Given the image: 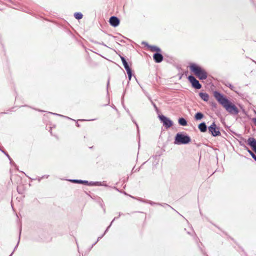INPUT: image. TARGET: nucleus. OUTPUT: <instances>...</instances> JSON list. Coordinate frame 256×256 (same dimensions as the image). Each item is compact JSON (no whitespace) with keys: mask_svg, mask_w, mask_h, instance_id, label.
Instances as JSON below:
<instances>
[{"mask_svg":"<svg viewBox=\"0 0 256 256\" xmlns=\"http://www.w3.org/2000/svg\"><path fill=\"white\" fill-rule=\"evenodd\" d=\"M214 96L216 99L230 113L237 114L238 112L235 105L232 104L227 98L217 91L214 92Z\"/></svg>","mask_w":256,"mask_h":256,"instance_id":"nucleus-1","label":"nucleus"},{"mask_svg":"<svg viewBox=\"0 0 256 256\" xmlns=\"http://www.w3.org/2000/svg\"><path fill=\"white\" fill-rule=\"evenodd\" d=\"M190 70L200 80H206L208 77L206 72L200 66L194 64H192L190 66Z\"/></svg>","mask_w":256,"mask_h":256,"instance_id":"nucleus-2","label":"nucleus"},{"mask_svg":"<svg viewBox=\"0 0 256 256\" xmlns=\"http://www.w3.org/2000/svg\"><path fill=\"white\" fill-rule=\"evenodd\" d=\"M191 140L190 137L182 133H178L174 138V144H188Z\"/></svg>","mask_w":256,"mask_h":256,"instance_id":"nucleus-3","label":"nucleus"},{"mask_svg":"<svg viewBox=\"0 0 256 256\" xmlns=\"http://www.w3.org/2000/svg\"><path fill=\"white\" fill-rule=\"evenodd\" d=\"M208 130L209 132L214 136H218L220 134L219 129L217 128L215 122H213L210 126H208Z\"/></svg>","mask_w":256,"mask_h":256,"instance_id":"nucleus-4","label":"nucleus"},{"mask_svg":"<svg viewBox=\"0 0 256 256\" xmlns=\"http://www.w3.org/2000/svg\"><path fill=\"white\" fill-rule=\"evenodd\" d=\"M158 118L160 121L162 122L163 125L166 128H168L172 126L173 124L172 122L167 117L164 115H160Z\"/></svg>","mask_w":256,"mask_h":256,"instance_id":"nucleus-5","label":"nucleus"},{"mask_svg":"<svg viewBox=\"0 0 256 256\" xmlns=\"http://www.w3.org/2000/svg\"><path fill=\"white\" fill-rule=\"evenodd\" d=\"M188 80L194 88L198 90L202 88V85L193 76H188Z\"/></svg>","mask_w":256,"mask_h":256,"instance_id":"nucleus-6","label":"nucleus"},{"mask_svg":"<svg viewBox=\"0 0 256 256\" xmlns=\"http://www.w3.org/2000/svg\"><path fill=\"white\" fill-rule=\"evenodd\" d=\"M246 142L256 153V140L254 138L250 137L248 139Z\"/></svg>","mask_w":256,"mask_h":256,"instance_id":"nucleus-7","label":"nucleus"},{"mask_svg":"<svg viewBox=\"0 0 256 256\" xmlns=\"http://www.w3.org/2000/svg\"><path fill=\"white\" fill-rule=\"evenodd\" d=\"M109 22L110 24L114 27L118 26L120 24L119 19L117 17L114 16L110 17Z\"/></svg>","mask_w":256,"mask_h":256,"instance_id":"nucleus-8","label":"nucleus"},{"mask_svg":"<svg viewBox=\"0 0 256 256\" xmlns=\"http://www.w3.org/2000/svg\"><path fill=\"white\" fill-rule=\"evenodd\" d=\"M153 58L156 62H160L163 60V56L162 54L156 52L155 53L153 56Z\"/></svg>","mask_w":256,"mask_h":256,"instance_id":"nucleus-9","label":"nucleus"},{"mask_svg":"<svg viewBox=\"0 0 256 256\" xmlns=\"http://www.w3.org/2000/svg\"><path fill=\"white\" fill-rule=\"evenodd\" d=\"M198 128L202 132H206L207 130V126H206V123L204 122L200 123L198 125Z\"/></svg>","mask_w":256,"mask_h":256,"instance_id":"nucleus-10","label":"nucleus"},{"mask_svg":"<svg viewBox=\"0 0 256 256\" xmlns=\"http://www.w3.org/2000/svg\"><path fill=\"white\" fill-rule=\"evenodd\" d=\"M200 98L205 102H208L209 99V96L206 92H200L199 94Z\"/></svg>","mask_w":256,"mask_h":256,"instance_id":"nucleus-11","label":"nucleus"},{"mask_svg":"<svg viewBox=\"0 0 256 256\" xmlns=\"http://www.w3.org/2000/svg\"><path fill=\"white\" fill-rule=\"evenodd\" d=\"M241 146H242L244 147V150H248V152L250 154L252 157L254 159V160L256 161V155L245 145L243 146V145L241 144Z\"/></svg>","mask_w":256,"mask_h":256,"instance_id":"nucleus-12","label":"nucleus"},{"mask_svg":"<svg viewBox=\"0 0 256 256\" xmlns=\"http://www.w3.org/2000/svg\"><path fill=\"white\" fill-rule=\"evenodd\" d=\"M120 58L122 60L124 66V68L126 69V70L130 68L128 64V63L127 62L126 60V59L124 58L123 56H120Z\"/></svg>","mask_w":256,"mask_h":256,"instance_id":"nucleus-13","label":"nucleus"},{"mask_svg":"<svg viewBox=\"0 0 256 256\" xmlns=\"http://www.w3.org/2000/svg\"><path fill=\"white\" fill-rule=\"evenodd\" d=\"M204 114L200 112H197L194 116V118L196 120H200L204 118Z\"/></svg>","mask_w":256,"mask_h":256,"instance_id":"nucleus-14","label":"nucleus"},{"mask_svg":"<svg viewBox=\"0 0 256 256\" xmlns=\"http://www.w3.org/2000/svg\"><path fill=\"white\" fill-rule=\"evenodd\" d=\"M178 123L180 125L182 126H186L187 125L186 120L183 118H181L178 119Z\"/></svg>","mask_w":256,"mask_h":256,"instance_id":"nucleus-15","label":"nucleus"},{"mask_svg":"<svg viewBox=\"0 0 256 256\" xmlns=\"http://www.w3.org/2000/svg\"><path fill=\"white\" fill-rule=\"evenodd\" d=\"M71 182H72L74 183H78V184H86L88 183V181L86 180H70Z\"/></svg>","mask_w":256,"mask_h":256,"instance_id":"nucleus-16","label":"nucleus"},{"mask_svg":"<svg viewBox=\"0 0 256 256\" xmlns=\"http://www.w3.org/2000/svg\"><path fill=\"white\" fill-rule=\"evenodd\" d=\"M74 17L77 20H80L82 18V14L80 12H76L74 14Z\"/></svg>","mask_w":256,"mask_h":256,"instance_id":"nucleus-17","label":"nucleus"},{"mask_svg":"<svg viewBox=\"0 0 256 256\" xmlns=\"http://www.w3.org/2000/svg\"><path fill=\"white\" fill-rule=\"evenodd\" d=\"M150 49L152 51L160 52V49L156 46H150Z\"/></svg>","mask_w":256,"mask_h":256,"instance_id":"nucleus-18","label":"nucleus"},{"mask_svg":"<svg viewBox=\"0 0 256 256\" xmlns=\"http://www.w3.org/2000/svg\"><path fill=\"white\" fill-rule=\"evenodd\" d=\"M126 70V72H127V74H128V78L130 80L131 79L132 76V72L131 69H130V68Z\"/></svg>","mask_w":256,"mask_h":256,"instance_id":"nucleus-19","label":"nucleus"},{"mask_svg":"<svg viewBox=\"0 0 256 256\" xmlns=\"http://www.w3.org/2000/svg\"><path fill=\"white\" fill-rule=\"evenodd\" d=\"M104 182L103 183H104ZM92 186H106V184H102L101 182H94V183H92V184H91Z\"/></svg>","mask_w":256,"mask_h":256,"instance_id":"nucleus-20","label":"nucleus"},{"mask_svg":"<svg viewBox=\"0 0 256 256\" xmlns=\"http://www.w3.org/2000/svg\"><path fill=\"white\" fill-rule=\"evenodd\" d=\"M149 99L150 100L152 104L153 105V106L155 108V109L157 110L158 108H157V106H156V104L151 100L150 98H149Z\"/></svg>","mask_w":256,"mask_h":256,"instance_id":"nucleus-21","label":"nucleus"},{"mask_svg":"<svg viewBox=\"0 0 256 256\" xmlns=\"http://www.w3.org/2000/svg\"><path fill=\"white\" fill-rule=\"evenodd\" d=\"M252 120L254 122V124L256 126V118H252Z\"/></svg>","mask_w":256,"mask_h":256,"instance_id":"nucleus-22","label":"nucleus"},{"mask_svg":"<svg viewBox=\"0 0 256 256\" xmlns=\"http://www.w3.org/2000/svg\"><path fill=\"white\" fill-rule=\"evenodd\" d=\"M94 182H88V184H87V185H89V186H92L91 184H92V183H94Z\"/></svg>","mask_w":256,"mask_h":256,"instance_id":"nucleus-23","label":"nucleus"},{"mask_svg":"<svg viewBox=\"0 0 256 256\" xmlns=\"http://www.w3.org/2000/svg\"><path fill=\"white\" fill-rule=\"evenodd\" d=\"M9 160L11 161V158H10L8 154H6Z\"/></svg>","mask_w":256,"mask_h":256,"instance_id":"nucleus-24","label":"nucleus"},{"mask_svg":"<svg viewBox=\"0 0 256 256\" xmlns=\"http://www.w3.org/2000/svg\"><path fill=\"white\" fill-rule=\"evenodd\" d=\"M56 114V115H58V116H61V115H60V114Z\"/></svg>","mask_w":256,"mask_h":256,"instance_id":"nucleus-25","label":"nucleus"},{"mask_svg":"<svg viewBox=\"0 0 256 256\" xmlns=\"http://www.w3.org/2000/svg\"><path fill=\"white\" fill-rule=\"evenodd\" d=\"M114 220H115V218H114V220H112L111 222V223H112L114 222Z\"/></svg>","mask_w":256,"mask_h":256,"instance_id":"nucleus-26","label":"nucleus"},{"mask_svg":"<svg viewBox=\"0 0 256 256\" xmlns=\"http://www.w3.org/2000/svg\"><path fill=\"white\" fill-rule=\"evenodd\" d=\"M114 220H115V218H114V220H112L111 222V223H112L114 222Z\"/></svg>","mask_w":256,"mask_h":256,"instance_id":"nucleus-27","label":"nucleus"},{"mask_svg":"<svg viewBox=\"0 0 256 256\" xmlns=\"http://www.w3.org/2000/svg\"><path fill=\"white\" fill-rule=\"evenodd\" d=\"M114 220H115V218H114V220H112L111 222V223H112L114 222Z\"/></svg>","mask_w":256,"mask_h":256,"instance_id":"nucleus-28","label":"nucleus"},{"mask_svg":"<svg viewBox=\"0 0 256 256\" xmlns=\"http://www.w3.org/2000/svg\"><path fill=\"white\" fill-rule=\"evenodd\" d=\"M114 220H115V218H114V220H112L111 222V223H112L114 222Z\"/></svg>","mask_w":256,"mask_h":256,"instance_id":"nucleus-29","label":"nucleus"},{"mask_svg":"<svg viewBox=\"0 0 256 256\" xmlns=\"http://www.w3.org/2000/svg\"><path fill=\"white\" fill-rule=\"evenodd\" d=\"M114 220H115V218H114V220H112L111 222V223H112L114 222Z\"/></svg>","mask_w":256,"mask_h":256,"instance_id":"nucleus-30","label":"nucleus"},{"mask_svg":"<svg viewBox=\"0 0 256 256\" xmlns=\"http://www.w3.org/2000/svg\"><path fill=\"white\" fill-rule=\"evenodd\" d=\"M101 238H102V237H98V240L97 241H98Z\"/></svg>","mask_w":256,"mask_h":256,"instance_id":"nucleus-31","label":"nucleus"},{"mask_svg":"<svg viewBox=\"0 0 256 256\" xmlns=\"http://www.w3.org/2000/svg\"><path fill=\"white\" fill-rule=\"evenodd\" d=\"M142 44H146V42H142Z\"/></svg>","mask_w":256,"mask_h":256,"instance_id":"nucleus-32","label":"nucleus"},{"mask_svg":"<svg viewBox=\"0 0 256 256\" xmlns=\"http://www.w3.org/2000/svg\"><path fill=\"white\" fill-rule=\"evenodd\" d=\"M150 204H152L154 203L152 202H150Z\"/></svg>","mask_w":256,"mask_h":256,"instance_id":"nucleus-33","label":"nucleus"},{"mask_svg":"<svg viewBox=\"0 0 256 256\" xmlns=\"http://www.w3.org/2000/svg\"><path fill=\"white\" fill-rule=\"evenodd\" d=\"M109 227H110V226ZM108 229V228H107L106 230V232H107Z\"/></svg>","mask_w":256,"mask_h":256,"instance_id":"nucleus-34","label":"nucleus"},{"mask_svg":"<svg viewBox=\"0 0 256 256\" xmlns=\"http://www.w3.org/2000/svg\"><path fill=\"white\" fill-rule=\"evenodd\" d=\"M13 252L11 254L10 256H12Z\"/></svg>","mask_w":256,"mask_h":256,"instance_id":"nucleus-35","label":"nucleus"},{"mask_svg":"<svg viewBox=\"0 0 256 256\" xmlns=\"http://www.w3.org/2000/svg\"><path fill=\"white\" fill-rule=\"evenodd\" d=\"M252 0V2H253V0Z\"/></svg>","mask_w":256,"mask_h":256,"instance_id":"nucleus-36","label":"nucleus"},{"mask_svg":"<svg viewBox=\"0 0 256 256\" xmlns=\"http://www.w3.org/2000/svg\"><path fill=\"white\" fill-rule=\"evenodd\" d=\"M255 113L256 114V112H255Z\"/></svg>","mask_w":256,"mask_h":256,"instance_id":"nucleus-37","label":"nucleus"}]
</instances>
